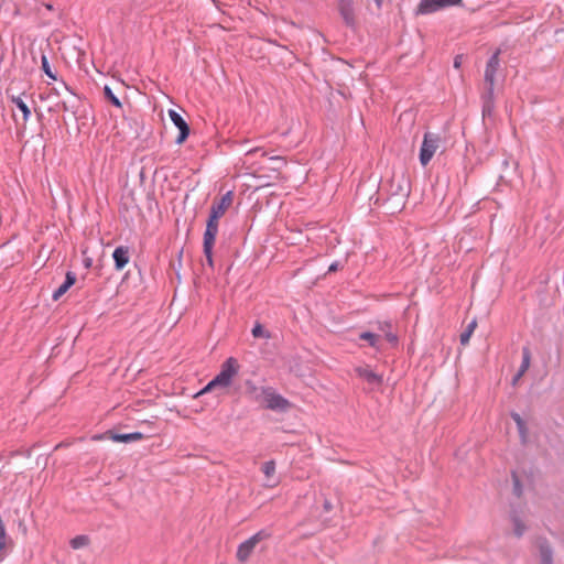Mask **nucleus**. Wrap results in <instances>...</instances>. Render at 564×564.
Instances as JSON below:
<instances>
[{
	"instance_id": "obj_1",
	"label": "nucleus",
	"mask_w": 564,
	"mask_h": 564,
	"mask_svg": "<svg viewBox=\"0 0 564 564\" xmlns=\"http://www.w3.org/2000/svg\"><path fill=\"white\" fill-rule=\"evenodd\" d=\"M239 365L237 359L234 357H229L220 368L219 373L207 383V386L199 392V394H203L205 392H208L216 388H228L234 377L238 373Z\"/></svg>"
},
{
	"instance_id": "obj_2",
	"label": "nucleus",
	"mask_w": 564,
	"mask_h": 564,
	"mask_svg": "<svg viewBox=\"0 0 564 564\" xmlns=\"http://www.w3.org/2000/svg\"><path fill=\"white\" fill-rule=\"evenodd\" d=\"M444 140L441 134L435 132H425L423 135L422 145L420 149V163L426 166L437 150L443 145Z\"/></svg>"
},
{
	"instance_id": "obj_3",
	"label": "nucleus",
	"mask_w": 564,
	"mask_h": 564,
	"mask_svg": "<svg viewBox=\"0 0 564 564\" xmlns=\"http://www.w3.org/2000/svg\"><path fill=\"white\" fill-rule=\"evenodd\" d=\"M532 555L538 564L555 563V550L545 536H538L534 540Z\"/></svg>"
},
{
	"instance_id": "obj_4",
	"label": "nucleus",
	"mask_w": 564,
	"mask_h": 564,
	"mask_svg": "<svg viewBox=\"0 0 564 564\" xmlns=\"http://www.w3.org/2000/svg\"><path fill=\"white\" fill-rule=\"evenodd\" d=\"M271 536V532L263 529L250 536L248 540L239 544L237 549V560L241 563L246 562L252 554L258 543Z\"/></svg>"
},
{
	"instance_id": "obj_5",
	"label": "nucleus",
	"mask_w": 564,
	"mask_h": 564,
	"mask_svg": "<svg viewBox=\"0 0 564 564\" xmlns=\"http://www.w3.org/2000/svg\"><path fill=\"white\" fill-rule=\"evenodd\" d=\"M262 403L267 409L279 412H285L291 408V402L276 393L272 387H268Z\"/></svg>"
},
{
	"instance_id": "obj_6",
	"label": "nucleus",
	"mask_w": 564,
	"mask_h": 564,
	"mask_svg": "<svg viewBox=\"0 0 564 564\" xmlns=\"http://www.w3.org/2000/svg\"><path fill=\"white\" fill-rule=\"evenodd\" d=\"M462 0H421L416 7V14H431L438 10L460 4Z\"/></svg>"
},
{
	"instance_id": "obj_7",
	"label": "nucleus",
	"mask_w": 564,
	"mask_h": 564,
	"mask_svg": "<svg viewBox=\"0 0 564 564\" xmlns=\"http://www.w3.org/2000/svg\"><path fill=\"white\" fill-rule=\"evenodd\" d=\"M499 55H500V50H497L489 57V59H488V62L486 64L485 76H484L485 84H486V89L495 90L496 74H497V72L499 69V66H500Z\"/></svg>"
},
{
	"instance_id": "obj_8",
	"label": "nucleus",
	"mask_w": 564,
	"mask_h": 564,
	"mask_svg": "<svg viewBox=\"0 0 564 564\" xmlns=\"http://www.w3.org/2000/svg\"><path fill=\"white\" fill-rule=\"evenodd\" d=\"M234 202V193L228 191L220 198H215L210 206L209 216L220 219L228 208L232 205Z\"/></svg>"
},
{
	"instance_id": "obj_9",
	"label": "nucleus",
	"mask_w": 564,
	"mask_h": 564,
	"mask_svg": "<svg viewBox=\"0 0 564 564\" xmlns=\"http://www.w3.org/2000/svg\"><path fill=\"white\" fill-rule=\"evenodd\" d=\"M169 116L174 123V126L178 129V135L175 139L176 144H182L185 142L187 137L189 135V126L184 120V118L175 110H170Z\"/></svg>"
},
{
	"instance_id": "obj_10",
	"label": "nucleus",
	"mask_w": 564,
	"mask_h": 564,
	"mask_svg": "<svg viewBox=\"0 0 564 564\" xmlns=\"http://www.w3.org/2000/svg\"><path fill=\"white\" fill-rule=\"evenodd\" d=\"M338 11L344 23L351 29L356 28V17L352 0H338Z\"/></svg>"
},
{
	"instance_id": "obj_11",
	"label": "nucleus",
	"mask_w": 564,
	"mask_h": 564,
	"mask_svg": "<svg viewBox=\"0 0 564 564\" xmlns=\"http://www.w3.org/2000/svg\"><path fill=\"white\" fill-rule=\"evenodd\" d=\"M410 189L406 185V181L404 177H400L398 180L393 178L390 184V197L389 200L393 198H399L401 205H404L405 198L409 196Z\"/></svg>"
},
{
	"instance_id": "obj_12",
	"label": "nucleus",
	"mask_w": 564,
	"mask_h": 564,
	"mask_svg": "<svg viewBox=\"0 0 564 564\" xmlns=\"http://www.w3.org/2000/svg\"><path fill=\"white\" fill-rule=\"evenodd\" d=\"M39 17L45 19L43 24L46 25L61 18V10L58 8H54L52 3H37V18Z\"/></svg>"
},
{
	"instance_id": "obj_13",
	"label": "nucleus",
	"mask_w": 564,
	"mask_h": 564,
	"mask_svg": "<svg viewBox=\"0 0 564 564\" xmlns=\"http://www.w3.org/2000/svg\"><path fill=\"white\" fill-rule=\"evenodd\" d=\"M357 376L364 379L371 387H379L382 383V376L376 373L367 367H358L355 369Z\"/></svg>"
},
{
	"instance_id": "obj_14",
	"label": "nucleus",
	"mask_w": 564,
	"mask_h": 564,
	"mask_svg": "<svg viewBox=\"0 0 564 564\" xmlns=\"http://www.w3.org/2000/svg\"><path fill=\"white\" fill-rule=\"evenodd\" d=\"M112 259L115 261V268L117 271H121L130 260L129 248L126 246L117 247L112 252Z\"/></svg>"
},
{
	"instance_id": "obj_15",
	"label": "nucleus",
	"mask_w": 564,
	"mask_h": 564,
	"mask_svg": "<svg viewBox=\"0 0 564 564\" xmlns=\"http://www.w3.org/2000/svg\"><path fill=\"white\" fill-rule=\"evenodd\" d=\"M268 387H257L253 381H246V395L258 403H262Z\"/></svg>"
},
{
	"instance_id": "obj_16",
	"label": "nucleus",
	"mask_w": 564,
	"mask_h": 564,
	"mask_svg": "<svg viewBox=\"0 0 564 564\" xmlns=\"http://www.w3.org/2000/svg\"><path fill=\"white\" fill-rule=\"evenodd\" d=\"M482 116H491L495 109L494 90L486 89L482 94Z\"/></svg>"
},
{
	"instance_id": "obj_17",
	"label": "nucleus",
	"mask_w": 564,
	"mask_h": 564,
	"mask_svg": "<svg viewBox=\"0 0 564 564\" xmlns=\"http://www.w3.org/2000/svg\"><path fill=\"white\" fill-rule=\"evenodd\" d=\"M110 438L113 442L130 443V442H134V441H139V440L143 438V434L140 432H133V433H127V434L113 433V434H111Z\"/></svg>"
},
{
	"instance_id": "obj_18",
	"label": "nucleus",
	"mask_w": 564,
	"mask_h": 564,
	"mask_svg": "<svg viewBox=\"0 0 564 564\" xmlns=\"http://www.w3.org/2000/svg\"><path fill=\"white\" fill-rule=\"evenodd\" d=\"M511 417L514 421V423L517 424L521 442L525 443L527 437H528V429H527V424H525L524 420L517 412H512Z\"/></svg>"
},
{
	"instance_id": "obj_19",
	"label": "nucleus",
	"mask_w": 564,
	"mask_h": 564,
	"mask_svg": "<svg viewBox=\"0 0 564 564\" xmlns=\"http://www.w3.org/2000/svg\"><path fill=\"white\" fill-rule=\"evenodd\" d=\"M41 69L51 80L57 79V72L54 66L51 65L48 58L45 54L41 56Z\"/></svg>"
},
{
	"instance_id": "obj_20",
	"label": "nucleus",
	"mask_w": 564,
	"mask_h": 564,
	"mask_svg": "<svg viewBox=\"0 0 564 564\" xmlns=\"http://www.w3.org/2000/svg\"><path fill=\"white\" fill-rule=\"evenodd\" d=\"M531 365V350L528 346L522 347V361L518 369L520 371V376H523Z\"/></svg>"
},
{
	"instance_id": "obj_21",
	"label": "nucleus",
	"mask_w": 564,
	"mask_h": 564,
	"mask_svg": "<svg viewBox=\"0 0 564 564\" xmlns=\"http://www.w3.org/2000/svg\"><path fill=\"white\" fill-rule=\"evenodd\" d=\"M477 327V321L474 318L466 327V329L460 334L459 340L462 345H467L469 343L470 336Z\"/></svg>"
},
{
	"instance_id": "obj_22",
	"label": "nucleus",
	"mask_w": 564,
	"mask_h": 564,
	"mask_svg": "<svg viewBox=\"0 0 564 564\" xmlns=\"http://www.w3.org/2000/svg\"><path fill=\"white\" fill-rule=\"evenodd\" d=\"M511 520H512V523H513V533L517 538H521L524 532L527 531V527L525 524L522 522V520L516 514L513 513L511 516Z\"/></svg>"
},
{
	"instance_id": "obj_23",
	"label": "nucleus",
	"mask_w": 564,
	"mask_h": 564,
	"mask_svg": "<svg viewBox=\"0 0 564 564\" xmlns=\"http://www.w3.org/2000/svg\"><path fill=\"white\" fill-rule=\"evenodd\" d=\"M13 105L22 112L23 119H28L31 115V111L26 105V102L23 100L22 97H12Z\"/></svg>"
},
{
	"instance_id": "obj_24",
	"label": "nucleus",
	"mask_w": 564,
	"mask_h": 564,
	"mask_svg": "<svg viewBox=\"0 0 564 564\" xmlns=\"http://www.w3.org/2000/svg\"><path fill=\"white\" fill-rule=\"evenodd\" d=\"M359 338L368 341L369 346L379 349V335L371 332H364L359 335Z\"/></svg>"
},
{
	"instance_id": "obj_25",
	"label": "nucleus",
	"mask_w": 564,
	"mask_h": 564,
	"mask_svg": "<svg viewBox=\"0 0 564 564\" xmlns=\"http://www.w3.org/2000/svg\"><path fill=\"white\" fill-rule=\"evenodd\" d=\"M69 544L74 550H78L89 544V538L84 534L76 535L70 540Z\"/></svg>"
},
{
	"instance_id": "obj_26",
	"label": "nucleus",
	"mask_w": 564,
	"mask_h": 564,
	"mask_svg": "<svg viewBox=\"0 0 564 564\" xmlns=\"http://www.w3.org/2000/svg\"><path fill=\"white\" fill-rule=\"evenodd\" d=\"M392 325L388 322L380 324V329L384 333V336L389 343L397 344L398 336L391 332Z\"/></svg>"
},
{
	"instance_id": "obj_27",
	"label": "nucleus",
	"mask_w": 564,
	"mask_h": 564,
	"mask_svg": "<svg viewBox=\"0 0 564 564\" xmlns=\"http://www.w3.org/2000/svg\"><path fill=\"white\" fill-rule=\"evenodd\" d=\"M251 334L254 338H265V339L271 338L270 332L264 329V327L258 322L254 324V326L251 330Z\"/></svg>"
},
{
	"instance_id": "obj_28",
	"label": "nucleus",
	"mask_w": 564,
	"mask_h": 564,
	"mask_svg": "<svg viewBox=\"0 0 564 564\" xmlns=\"http://www.w3.org/2000/svg\"><path fill=\"white\" fill-rule=\"evenodd\" d=\"M216 234L206 231L204 232V241H203V250L209 251L213 250L215 240H216Z\"/></svg>"
},
{
	"instance_id": "obj_29",
	"label": "nucleus",
	"mask_w": 564,
	"mask_h": 564,
	"mask_svg": "<svg viewBox=\"0 0 564 564\" xmlns=\"http://www.w3.org/2000/svg\"><path fill=\"white\" fill-rule=\"evenodd\" d=\"M104 96L107 100H109L115 107L121 108V101L119 98L112 93L109 86L104 87Z\"/></svg>"
},
{
	"instance_id": "obj_30",
	"label": "nucleus",
	"mask_w": 564,
	"mask_h": 564,
	"mask_svg": "<svg viewBox=\"0 0 564 564\" xmlns=\"http://www.w3.org/2000/svg\"><path fill=\"white\" fill-rule=\"evenodd\" d=\"M262 471L265 475L267 478H270L275 473V463L274 460H268L262 465Z\"/></svg>"
},
{
	"instance_id": "obj_31",
	"label": "nucleus",
	"mask_w": 564,
	"mask_h": 564,
	"mask_svg": "<svg viewBox=\"0 0 564 564\" xmlns=\"http://www.w3.org/2000/svg\"><path fill=\"white\" fill-rule=\"evenodd\" d=\"M218 220L217 218H214L212 216L208 217L206 223V231L218 234Z\"/></svg>"
},
{
	"instance_id": "obj_32",
	"label": "nucleus",
	"mask_w": 564,
	"mask_h": 564,
	"mask_svg": "<svg viewBox=\"0 0 564 564\" xmlns=\"http://www.w3.org/2000/svg\"><path fill=\"white\" fill-rule=\"evenodd\" d=\"M512 479H513V492L517 497H520L522 495V486H521L520 480L516 473H512Z\"/></svg>"
},
{
	"instance_id": "obj_33",
	"label": "nucleus",
	"mask_w": 564,
	"mask_h": 564,
	"mask_svg": "<svg viewBox=\"0 0 564 564\" xmlns=\"http://www.w3.org/2000/svg\"><path fill=\"white\" fill-rule=\"evenodd\" d=\"M69 288H67L64 283H62L54 292H53V300L57 301L64 293L67 292Z\"/></svg>"
},
{
	"instance_id": "obj_34",
	"label": "nucleus",
	"mask_w": 564,
	"mask_h": 564,
	"mask_svg": "<svg viewBox=\"0 0 564 564\" xmlns=\"http://www.w3.org/2000/svg\"><path fill=\"white\" fill-rule=\"evenodd\" d=\"M76 282V275L74 272L68 271L65 276V281L63 282L67 288H70Z\"/></svg>"
},
{
	"instance_id": "obj_35",
	"label": "nucleus",
	"mask_w": 564,
	"mask_h": 564,
	"mask_svg": "<svg viewBox=\"0 0 564 564\" xmlns=\"http://www.w3.org/2000/svg\"><path fill=\"white\" fill-rule=\"evenodd\" d=\"M270 160L278 163V165L273 167L274 170H279L282 165H285V161L281 156H270Z\"/></svg>"
},
{
	"instance_id": "obj_36",
	"label": "nucleus",
	"mask_w": 564,
	"mask_h": 564,
	"mask_svg": "<svg viewBox=\"0 0 564 564\" xmlns=\"http://www.w3.org/2000/svg\"><path fill=\"white\" fill-rule=\"evenodd\" d=\"M203 251H204V254L206 257V261H207L208 265L210 268H213V265H214L213 250H209V251L203 250Z\"/></svg>"
},
{
	"instance_id": "obj_37",
	"label": "nucleus",
	"mask_w": 564,
	"mask_h": 564,
	"mask_svg": "<svg viewBox=\"0 0 564 564\" xmlns=\"http://www.w3.org/2000/svg\"><path fill=\"white\" fill-rule=\"evenodd\" d=\"M462 63H463V55H460V54L456 55L454 58V64H453L454 68L459 69L462 66Z\"/></svg>"
},
{
	"instance_id": "obj_38",
	"label": "nucleus",
	"mask_w": 564,
	"mask_h": 564,
	"mask_svg": "<svg viewBox=\"0 0 564 564\" xmlns=\"http://www.w3.org/2000/svg\"><path fill=\"white\" fill-rule=\"evenodd\" d=\"M523 376H520V371H517V373L513 376L512 378V381H511V384L512 386H517L519 380L522 378Z\"/></svg>"
},
{
	"instance_id": "obj_39",
	"label": "nucleus",
	"mask_w": 564,
	"mask_h": 564,
	"mask_svg": "<svg viewBox=\"0 0 564 564\" xmlns=\"http://www.w3.org/2000/svg\"><path fill=\"white\" fill-rule=\"evenodd\" d=\"M339 269V263L336 261L334 263H332L328 268V272H335Z\"/></svg>"
},
{
	"instance_id": "obj_40",
	"label": "nucleus",
	"mask_w": 564,
	"mask_h": 564,
	"mask_svg": "<svg viewBox=\"0 0 564 564\" xmlns=\"http://www.w3.org/2000/svg\"><path fill=\"white\" fill-rule=\"evenodd\" d=\"M91 264H93V260H91V258H86V259H84V265H85V268H87V269H88V268H90V267H91Z\"/></svg>"
},
{
	"instance_id": "obj_41",
	"label": "nucleus",
	"mask_w": 564,
	"mask_h": 564,
	"mask_svg": "<svg viewBox=\"0 0 564 564\" xmlns=\"http://www.w3.org/2000/svg\"><path fill=\"white\" fill-rule=\"evenodd\" d=\"M261 149L260 148H254V149H251L247 152V155H254L256 153L260 152Z\"/></svg>"
},
{
	"instance_id": "obj_42",
	"label": "nucleus",
	"mask_w": 564,
	"mask_h": 564,
	"mask_svg": "<svg viewBox=\"0 0 564 564\" xmlns=\"http://www.w3.org/2000/svg\"><path fill=\"white\" fill-rule=\"evenodd\" d=\"M382 1H383V0H373V2H375V4H376V8H377L378 10H380V9H381V7H382Z\"/></svg>"
},
{
	"instance_id": "obj_43",
	"label": "nucleus",
	"mask_w": 564,
	"mask_h": 564,
	"mask_svg": "<svg viewBox=\"0 0 564 564\" xmlns=\"http://www.w3.org/2000/svg\"><path fill=\"white\" fill-rule=\"evenodd\" d=\"M324 508H325V510L329 511L332 506H330V503L328 501H325Z\"/></svg>"
}]
</instances>
